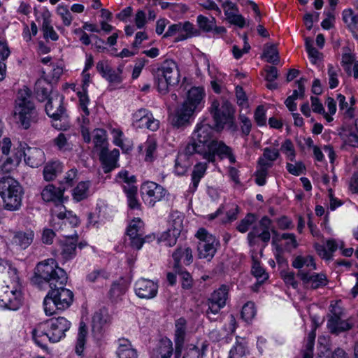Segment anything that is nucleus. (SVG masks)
I'll list each match as a JSON object with an SVG mask.
<instances>
[{
    "label": "nucleus",
    "mask_w": 358,
    "mask_h": 358,
    "mask_svg": "<svg viewBox=\"0 0 358 358\" xmlns=\"http://www.w3.org/2000/svg\"><path fill=\"white\" fill-rule=\"evenodd\" d=\"M31 280L41 289L45 286L50 288L43 302L46 315L51 316L62 312L73 303L74 294L65 287L68 275L64 268L59 266L55 259L49 258L38 262Z\"/></svg>",
    "instance_id": "f257e3e1"
},
{
    "label": "nucleus",
    "mask_w": 358,
    "mask_h": 358,
    "mask_svg": "<svg viewBox=\"0 0 358 358\" xmlns=\"http://www.w3.org/2000/svg\"><path fill=\"white\" fill-rule=\"evenodd\" d=\"M213 124H196L187 143L184 153L187 157L198 154L202 157L214 140V131L222 133L225 129L231 133L238 131L236 122V107L227 99H213L208 108Z\"/></svg>",
    "instance_id": "f03ea898"
},
{
    "label": "nucleus",
    "mask_w": 358,
    "mask_h": 358,
    "mask_svg": "<svg viewBox=\"0 0 358 358\" xmlns=\"http://www.w3.org/2000/svg\"><path fill=\"white\" fill-rule=\"evenodd\" d=\"M205 98L203 87H192L187 92L184 101L169 116L171 124L176 129H184L192 125L197 115L205 107Z\"/></svg>",
    "instance_id": "7ed1b4c3"
},
{
    "label": "nucleus",
    "mask_w": 358,
    "mask_h": 358,
    "mask_svg": "<svg viewBox=\"0 0 358 358\" xmlns=\"http://www.w3.org/2000/svg\"><path fill=\"white\" fill-rule=\"evenodd\" d=\"M71 322L64 317H54L38 323L32 329V340L43 350L48 349L47 341L55 343L66 337Z\"/></svg>",
    "instance_id": "20e7f679"
},
{
    "label": "nucleus",
    "mask_w": 358,
    "mask_h": 358,
    "mask_svg": "<svg viewBox=\"0 0 358 358\" xmlns=\"http://www.w3.org/2000/svg\"><path fill=\"white\" fill-rule=\"evenodd\" d=\"M24 188L20 182L10 176L0 178V197L3 209L8 211L18 210L22 204Z\"/></svg>",
    "instance_id": "39448f33"
},
{
    "label": "nucleus",
    "mask_w": 358,
    "mask_h": 358,
    "mask_svg": "<svg viewBox=\"0 0 358 358\" xmlns=\"http://www.w3.org/2000/svg\"><path fill=\"white\" fill-rule=\"evenodd\" d=\"M176 63L173 59H165L157 68H152L154 85L162 94L169 92V86H174L179 82V73L175 72Z\"/></svg>",
    "instance_id": "423d86ee"
},
{
    "label": "nucleus",
    "mask_w": 358,
    "mask_h": 358,
    "mask_svg": "<svg viewBox=\"0 0 358 358\" xmlns=\"http://www.w3.org/2000/svg\"><path fill=\"white\" fill-rule=\"evenodd\" d=\"M15 117L21 129H29L38 120V113L34 103L26 96H17L15 100Z\"/></svg>",
    "instance_id": "0eeeda50"
},
{
    "label": "nucleus",
    "mask_w": 358,
    "mask_h": 358,
    "mask_svg": "<svg viewBox=\"0 0 358 358\" xmlns=\"http://www.w3.org/2000/svg\"><path fill=\"white\" fill-rule=\"evenodd\" d=\"M202 158L211 164H215L217 160L221 162L226 159L231 164L236 162V157L234 153L233 148L216 137L210 143L206 151L202 155Z\"/></svg>",
    "instance_id": "6e6552de"
},
{
    "label": "nucleus",
    "mask_w": 358,
    "mask_h": 358,
    "mask_svg": "<svg viewBox=\"0 0 358 358\" xmlns=\"http://www.w3.org/2000/svg\"><path fill=\"white\" fill-rule=\"evenodd\" d=\"M64 211L52 213L50 220V226L56 231L68 234L73 229L78 227L80 224V218L72 210H67L63 206Z\"/></svg>",
    "instance_id": "1a4fd4ad"
},
{
    "label": "nucleus",
    "mask_w": 358,
    "mask_h": 358,
    "mask_svg": "<svg viewBox=\"0 0 358 358\" xmlns=\"http://www.w3.org/2000/svg\"><path fill=\"white\" fill-rule=\"evenodd\" d=\"M110 322V316L106 308L96 311L92 317V335L98 345H101L105 338L106 327Z\"/></svg>",
    "instance_id": "9d476101"
},
{
    "label": "nucleus",
    "mask_w": 358,
    "mask_h": 358,
    "mask_svg": "<svg viewBox=\"0 0 358 358\" xmlns=\"http://www.w3.org/2000/svg\"><path fill=\"white\" fill-rule=\"evenodd\" d=\"M141 192L144 202L149 207H154L157 202L169 194L166 188L152 181L144 182L141 185Z\"/></svg>",
    "instance_id": "9b49d317"
},
{
    "label": "nucleus",
    "mask_w": 358,
    "mask_h": 358,
    "mask_svg": "<svg viewBox=\"0 0 358 358\" xmlns=\"http://www.w3.org/2000/svg\"><path fill=\"white\" fill-rule=\"evenodd\" d=\"M133 121L134 127L138 129H148L155 131L159 127V121L153 117L150 110L143 108L133 114Z\"/></svg>",
    "instance_id": "f8f14e48"
},
{
    "label": "nucleus",
    "mask_w": 358,
    "mask_h": 358,
    "mask_svg": "<svg viewBox=\"0 0 358 358\" xmlns=\"http://www.w3.org/2000/svg\"><path fill=\"white\" fill-rule=\"evenodd\" d=\"M65 190V187L48 184L42 190L41 198L45 203H52L56 207L63 208L64 203L69 200L68 196H64Z\"/></svg>",
    "instance_id": "ddd939ff"
},
{
    "label": "nucleus",
    "mask_w": 358,
    "mask_h": 358,
    "mask_svg": "<svg viewBox=\"0 0 358 358\" xmlns=\"http://www.w3.org/2000/svg\"><path fill=\"white\" fill-rule=\"evenodd\" d=\"M63 240L59 241L60 256L64 262H69L73 259L77 255L76 241L79 240V236L76 231L74 230L73 234H63Z\"/></svg>",
    "instance_id": "4468645a"
},
{
    "label": "nucleus",
    "mask_w": 358,
    "mask_h": 358,
    "mask_svg": "<svg viewBox=\"0 0 358 358\" xmlns=\"http://www.w3.org/2000/svg\"><path fill=\"white\" fill-rule=\"evenodd\" d=\"M159 285L153 280L141 278L134 283V292L140 299H151L158 293Z\"/></svg>",
    "instance_id": "2eb2a0df"
},
{
    "label": "nucleus",
    "mask_w": 358,
    "mask_h": 358,
    "mask_svg": "<svg viewBox=\"0 0 358 358\" xmlns=\"http://www.w3.org/2000/svg\"><path fill=\"white\" fill-rule=\"evenodd\" d=\"M99 157L104 173H109L120 166L118 164L120 151L117 148L110 151L107 147L103 146L100 150Z\"/></svg>",
    "instance_id": "dca6fc26"
},
{
    "label": "nucleus",
    "mask_w": 358,
    "mask_h": 358,
    "mask_svg": "<svg viewBox=\"0 0 358 358\" xmlns=\"http://www.w3.org/2000/svg\"><path fill=\"white\" fill-rule=\"evenodd\" d=\"M330 310L331 315L327 320V327L332 334L338 335L352 329L353 324L347 320L341 319L342 312H337L336 308L332 306Z\"/></svg>",
    "instance_id": "f3484780"
},
{
    "label": "nucleus",
    "mask_w": 358,
    "mask_h": 358,
    "mask_svg": "<svg viewBox=\"0 0 358 358\" xmlns=\"http://www.w3.org/2000/svg\"><path fill=\"white\" fill-rule=\"evenodd\" d=\"M296 275L302 281L304 286L310 284V288L312 289H317L324 287L329 283V280L324 273H310L308 271L299 270Z\"/></svg>",
    "instance_id": "a211bd4d"
},
{
    "label": "nucleus",
    "mask_w": 358,
    "mask_h": 358,
    "mask_svg": "<svg viewBox=\"0 0 358 358\" xmlns=\"http://www.w3.org/2000/svg\"><path fill=\"white\" fill-rule=\"evenodd\" d=\"M173 260V269L178 271L183 268L182 260L185 266H189L192 264L194 258L192 250L187 244L178 245L171 255Z\"/></svg>",
    "instance_id": "6ab92c4d"
},
{
    "label": "nucleus",
    "mask_w": 358,
    "mask_h": 358,
    "mask_svg": "<svg viewBox=\"0 0 358 358\" xmlns=\"http://www.w3.org/2000/svg\"><path fill=\"white\" fill-rule=\"evenodd\" d=\"M196 23L199 29L203 33H211L213 36H219L225 34L227 31L224 26H217L216 19L215 17H211L209 19L208 17L203 15H199L196 17Z\"/></svg>",
    "instance_id": "aec40b11"
},
{
    "label": "nucleus",
    "mask_w": 358,
    "mask_h": 358,
    "mask_svg": "<svg viewBox=\"0 0 358 358\" xmlns=\"http://www.w3.org/2000/svg\"><path fill=\"white\" fill-rule=\"evenodd\" d=\"M96 69L101 76L110 83L120 84L122 82L121 76L122 69L120 67L117 68V72H116L107 61L100 60L96 63Z\"/></svg>",
    "instance_id": "412c9836"
},
{
    "label": "nucleus",
    "mask_w": 358,
    "mask_h": 358,
    "mask_svg": "<svg viewBox=\"0 0 358 358\" xmlns=\"http://www.w3.org/2000/svg\"><path fill=\"white\" fill-rule=\"evenodd\" d=\"M175 349L173 342L166 336L162 337L152 349L150 357L171 358L174 355Z\"/></svg>",
    "instance_id": "4be33fe9"
},
{
    "label": "nucleus",
    "mask_w": 358,
    "mask_h": 358,
    "mask_svg": "<svg viewBox=\"0 0 358 358\" xmlns=\"http://www.w3.org/2000/svg\"><path fill=\"white\" fill-rule=\"evenodd\" d=\"M22 306L21 292L15 289L0 299V308L17 310Z\"/></svg>",
    "instance_id": "5701e85b"
},
{
    "label": "nucleus",
    "mask_w": 358,
    "mask_h": 358,
    "mask_svg": "<svg viewBox=\"0 0 358 358\" xmlns=\"http://www.w3.org/2000/svg\"><path fill=\"white\" fill-rule=\"evenodd\" d=\"M88 334V326L83 320H80L75 344V353L80 358H83L85 355Z\"/></svg>",
    "instance_id": "b1692460"
},
{
    "label": "nucleus",
    "mask_w": 358,
    "mask_h": 358,
    "mask_svg": "<svg viewBox=\"0 0 358 358\" xmlns=\"http://www.w3.org/2000/svg\"><path fill=\"white\" fill-rule=\"evenodd\" d=\"M122 189L127 197L128 208L131 210H141V203L137 197L138 187H127L125 185H123Z\"/></svg>",
    "instance_id": "393cba45"
},
{
    "label": "nucleus",
    "mask_w": 358,
    "mask_h": 358,
    "mask_svg": "<svg viewBox=\"0 0 358 358\" xmlns=\"http://www.w3.org/2000/svg\"><path fill=\"white\" fill-rule=\"evenodd\" d=\"M43 24L41 30L43 31V38L45 40L50 39L52 41H57L59 39L58 34L55 31L51 24L50 13L46 10L42 13Z\"/></svg>",
    "instance_id": "a878e982"
},
{
    "label": "nucleus",
    "mask_w": 358,
    "mask_h": 358,
    "mask_svg": "<svg viewBox=\"0 0 358 358\" xmlns=\"http://www.w3.org/2000/svg\"><path fill=\"white\" fill-rule=\"evenodd\" d=\"M27 154L25 163L32 168L40 166L44 162V152L40 148L28 146Z\"/></svg>",
    "instance_id": "bb28decb"
},
{
    "label": "nucleus",
    "mask_w": 358,
    "mask_h": 358,
    "mask_svg": "<svg viewBox=\"0 0 358 358\" xmlns=\"http://www.w3.org/2000/svg\"><path fill=\"white\" fill-rule=\"evenodd\" d=\"M63 167V164L59 160L48 162L43 171L44 180L46 181L54 180L58 173L62 171Z\"/></svg>",
    "instance_id": "cd10ccee"
},
{
    "label": "nucleus",
    "mask_w": 358,
    "mask_h": 358,
    "mask_svg": "<svg viewBox=\"0 0 358 358\" xmlns=\"http://www.w3.org/2000/svg\"><path fill=\"white\" fill-rule=\"evenodd\" d=\"M127 290V284L123 278L113 281L110 285V288L108 292V297L112 301H117V300L123 296Z\"/></svg>",
    "instance_id": "c85d7f7f"
},
{
    "label": "nucleus",
    "mask_w": 358,
    "mask_h": 358,
    "mask_svg": "<svg viewBox=\"0 0 358 358\" xmlns=\"http://www.w3.org/2000/svg\"><path fill=\"white\" fill-rule=\"evenodd\" d=\"M119 342V346L116 352L118 358H138L136 350L132 348L128 339L120 338Z\"/></svg>",
    "instance_id": "c756f323"
},
{
    "label": "nucleus",
    "mask_w": 358,
    "mask_h": 358,
    "mask_svg": "<svg viewBox=\"0 0 358 358\" xmlns=\"http://www.w3.org/2000/svg\"><path fill=\"white\" fill-rule=\"evenodd\" d=\"M34 234L33 231L24 232L17 231L13 237L12 243L22 250L27 248L33 241Z\"/></svg>",
    "instance_id": "7c9ffc66"
},
{
    "label": "nucleus",
    "mask_w": 358,
    "mask_h": 358,
    "mask_svg": "<svg viewBox=\"0 0 358 358\" xmlns=\"http://www.w3.org/2000/svg\"><path fill=\"white\" fill-rule=\"evenodd\" d=\"M216 242L215 238L213 240H208L205 243H199L198 245L199 257L200 259H207L210 260L215 256L217 249L214 245ZM217 244H219V241H217Z\"/></svg>",
    "instance_id": "2f4dec72"
},
{
    "label": "nucleus",
    "mask_w": 358,
    "mask_h": 358,
    "mask_svg": "<svg viewBox=\"0 0 358 358\" xmlns=\"http://www.w3.org/2000/svg\"><path fill=\"white\" fill-rule=\"evenodd\" d=\"M7 273L10 281L16 285L20 284V278L17 269L12 262L6 259L0 257V273Z\"/></svg>",
    "instance_id": "473e14b6"
},
{
    "label": "nucleus",
    "mask_w": 358,
    "mask_h": 358,
    "mask_svg": "<svg viewBox=\"0 0 358 358\" xmlns=\"http://www.w3.org/2000/svg\"><path fill=\"white\" fill-rule=\"evenodd\" d=\"M63 99L64 97L62 96L59 101V106L55 110H54L52 99H48L45 106V111L47 115L54 121L59 120L66 112V108L64 106Z\"/></svg>",
    "instance_id": "72a5a7b5"
},
{
    "label": "nucleus",
    "mask_w": 358,
    "mask_h": 358,
    "mask_svg": "<svg viewBox=\"0 0 358 358\" xmlns=\"http://www.w3.org/2000/svg\"><path fill=\"white\" fill-rule=\"evenodd\" d=\"M271 234H272V241L271 244L274 249H276L278 245H281L280 242L282 240H288L291 239L292 248H296L299 245L296 239V236L292 233H283L282 235H280L278 231L275 229L274 227H272L271 229Z\"/></svg>",
    "instance_id": "f704fd0d"
},
{
    "label": "nucleus",
    "mask_w": 358,
    "mask_h": 358,
    "mask_svg": "<svg viewBox=\"0 0 358 358\" xmlns=\"http://www.w3.org/2000/svg\"><path fill=\"white\" fill-rule=\"evenodd\" d=\"M50 83L45 80H38L35 83L34 92L36 99L40 102H44L50 99Z\"/></svg>",
    "instance_id": "c9c22d12"
},
{
    "label": "nucleus",
    "mask_w": 358,
    "mask_h": 358,
    "mask_svg": "<svg viewBox=\"0 0 358 358\" xmlns=\"http://www.w3.org/2000/svg\"><path fill=\"white\" fill-rule=\"evenodd\" d=\"M272 220L267 215L262 217L259 221V225L262 229V232L258 234V238L266 245L271 240V229Z\"/></svg>",
    "instance_id": "e433bc0d"
},
{
    "label": "nucleus",
    "mask_w": 358,
    "mask_h": 358,
    "mask_svg": "<svg viewBox=\"0 0 358 358\" xmlns=\"http://www.w3.org/2000/svg\"><path fill=\"white\" fill-rule=\"evenodd\" d=\"M184 218L185 216L182 213H180L178 211L172 213L170 215V220L169 221L168 229L172 231V233H175L177 235L180 236L184 227Z\"/></svg>",
    "instance_id": "4c0bfd02"
},
{
    "label": "nucleus",
    "mask_w": 358,
    "mask_h": 358,
    "mask_svg": "<svg viewBox=\"0 0 358 358\" xmlns=\"http://www.w3.org/2000/svg\"><path fill=\"white\" fill-rule=\"evenodd\" d=\"M90 186L89 180L80 181L72 189L73 199L76 202H80L88 196V191Z\"/></svg>",
    "instance_id": "58836bf2"
},
{
    "label": "nucleus",
    "mask_w": 358,
    "mask_h": 358,
    "mask_svg": "<svg viewBox=\"0 0 358 358\" xmlns=\"http://www.w3.org/2000/svg\"><path fill=\"white\" fill-rule=\"evenodd\" d=\"M229 287L227 285L222 284L219 288L215 289L209 296V300H212L214 303H221L226 306L227 300L229 297Z\"/></svg>",
    "instance_id": "ea45409f"
},
{
    "label": "nucleus",
    "mask_w": 358,
    "mask_h": 358,
    "mask_svg": "<svg viewBox=\"0 0 358 358\" xmlns=\"http://www.w3.org/2000/svg\"><path fill=\"white\" fill-rule=\"evenodd\" d=\"M261 57L266 58V62L268 63L277 64L279 62L280 57L276 45L266 44Z\"/></svg>",
    "instance_id": "a19ab883"
},
{
    "label": "nucleus",
    "mask_w": 358,
    "mask_h": 358,
    "mask_svg": "<svg viewBox=\"0 0 358 358\" xmlns=\"http://www.w3.org/2000/svg\"><path fill=\"white\" fill-rule=\"evenodd\" d=\"M251 273L257 280L258 285L264 283L268 279V274L261 266L260 262L255 259H253Z\"/></svg>",
    "instance_id": "79ce46f5"
},
{
    "label": "nucleus",
    "mask_w": 358,
    "mask_h": 358,
    "mask_svg": "<svg viewBox=\"0 0 358 358\" xmlns=\"http://www.w3.org/2000/svg\"><path fill=\"white\" fill-rule=\"evenodd\" d=\"M257 220V215L254 213H248L244 218L241 220L236 226V230L240 233L247 232L250 226Z\"/></svg>",
    "instance_id": "37998d69"
},
{
    "label": "nucleus",
    "mask_w": 358,
    "mask_h": 358,
    "mask_svg": "<svg viewBox=\"0 0 358 358\" xmlns=\"http://www.w3.org/2000/svg\"><path fill=\"white\" fill-rule=\"evenodd\" d=\"M179 236V235L172 233V231L167 229L157 237V243H164L166 247H173L176 244Z\"/></svg>",
    "instance_id": "c03bdc74"
},
{
    "label": "nucleus",
    "mask_w": 358,
    "mask_h": 358,
    "mask_svg": "<svg viewBox=\"0 0 358 358\" xmlns=\"http://www.w3.org/2000/svg\"><path fill=\"white\" fill-rule=\"evenodd\" d=\"M76 95L78 98V107L83 111L85 116H89L90 115L88 105L90 103V99L88 95V90H82L78 91Z\"/></svg>",
    "instance_id": "a18cd8bd"
},
{
    "label": "nucleus",
    "mask_w": 358,
    "mask_h": 358,
    "mask_svg": "<svg viewBox=\"0 0 358 358\" xmlns=\"http://www.w3.org/2000/svg\"><path fill=\"white\" fill-rule=\"evenodd\" d=\"M145 162L152 163L155 160V154L157 149V141L153 138H148L145 142Z\"/></svg>",
    "instance_id": "49530a36"
},
{
    "label": "nucleus",
    "mask_w": 358,
    "mask_h": 358,
    "mask_svg": "<svg viewBox=\"0 0 358 358\" xmlns=\"http://www.w3.org/2000/svg\"><path fill=\"white\" fill-rule=\"evenodd\" d=\"M340 129L343 132H349L346 144L353 148H358V135L352 130V126L343 122Z\"/></svg>",
    "instance_id": "de8ad7c7"
},
{
    "label": "nucleus",
    "mask_w": 358,
    "mask_h": 358,
    "mask_svg": "<svg viewBox=\"0 0 358 358\" xmlns=\"http://www.w3.org/2000/svg\"><path fill=\"white\" fill-rule=\"evenodd\" d=\"M173 271L178 273L180 278L181 287L183 289H190L193 286V279L190 273L184 267L181 268L180 271L176 269H173Z\"/></svg>",
    "instance_id": "09e8293b"
},
{
    "label": "nucleus",
    "mask_w": 358,
    "mask_h": 358,
    "mask_svg": "<svg viewBox=\"0 0 358 358\" xmlns=\"http://www.w3.org/2000/svg\"><path fill=\"white\" fill-rule=\"evenodd\" d=\"M144 225L140 217H134L126 228V235L129 236L141 235V228Z\"/></svg>",
    "instance_id": "8fccbe9b"
},
{
    "label": "nucleus",
    "mask_w": 358,
    "mask_h": 358,
    "mask_svg": "<svg viewBox=\"0 0 358 358\" xmlns=\"http://www.w3.org/2000/svg\"><path fill=\"white\" fill-rule=\"evenodd\" d=\"M224 15L227 20L231 24L243 28L245 27L246 22L245 17L238 13H233L231 11L225 10Z\"/></svg>",
    "instance_id": "3c124183"
},
{
    "label": "nucleus",
    "mask_w": 358,
    "mask_h": 358,
    "mask_svg": "<svg viewBox=\"0 0 358 358\" xmlns=\"http://www.w3.org/2000/svg\"><path fill=\"white\" fill-rule=\"evenodd\" d=\"M280 150L285 155L287 159L290 162H295L296 150L291 139L287 138L282 143Z\"/></svg>",
    "instance_id": "603ef678"
},
{
    "label": "nucleus",
    "mask_w": 358,
    "mask_h": 358,
    "mask_svg": "<svg viewBox=\"0 0 358 358\" xmlns=\"http://www.w3.org/2000/svg\"><path fill=\"white\" fill-rule=\"evenodd\" d=\"M57 13L59 15L62 20L64 26L69 27L71 25L73 17L69 10V6L63 3L59 4L57 6Z\"/></svg>",
    "instance_id": "864d4df0"
},
{
    "label": "nucleus",
    "mask_w": 358,
    "mask_h": 358,
    "mask_svg": "<svg viewBox=\"0 0 358 358\" xmlns=\"http://www.w3.org/2000/svg\"><path fill=\"white\" fill-rule=\"evenodd\" d=\"M247 353V347L243 343L236 341L230 349L228 358H242Z\"/></svg>",
    "instance_id": "5fc2aeb1"
},
{
    "label": "nucleus",
    "mask_w": 358,
    "mask_h": 358,
    "mask_svg": "<svg viewBox=\"0 0 358 358\" xmlns=\"http://www.w3.org/2000/svg\"><path fill=\"white\" fill-rule=\"evenodd\" d=\"M78 178V170L76 168L71 169L69 170L65 176L60 182L61 185H64L62 187H65L66 189L72 187L76 182Z\"/></svg>",
    "instance_id": "6e6d98bb"
},
{
    "label": "nucleus",
    "mask_w": 358,
    "mask_h": 358,
    "mask_svg": "<svg viewBox=\"0 0 358 358\" xmlns=\"http://www.w3.org/2000/svg\"><path fill=\"white\" fill-rule=\"evenodd\" d=\"M108 273L103 268L94 269L92 272L87 274L85 280L90 283H94L99 280V278L106 280L108 278Z\"/></svg>",
    "instance_id": "4d7b16f0"
},
{
    "label": "nucleus",
    "mask_w": 358,
    "mask_h": 358,
    "mask_svg": "<svg viewBox=\"0 0 358 358\" xmlns=\"http://www.w3.org/2000/svg\"><path fill=\"white\" fill-rule=\"evenodd\" d=\"M207 305L208 306V309L206 311V316L210 322L217 321V318L214 317H211L210 314L216 315H217L222 308H223L225 306L221 305V303H214L212 300L207 299Z\"/></svg>",
    "instance_id": "13d9d810"
},
{
    "label": "nucleus",
    "mask_w": 358,
    "mask_h": 358,
    "mask_svg": "<svg viewBox=\"0 0 358 358\" xmlns=\"http://www.w3.org/2000/svg\"><path fill=\"white\" fill-rule=\"evenodd\" d=\"M286 169L290 174L295 176H299L306 171V166L301 161L295 162L294 165L291 163H287Z\"/></svg>",
    "instance_id": "bf43d9fd"
},
{
    "label": "nucleus",
    "mask_w": 358,
    "mask_h": 358,
    "mask_svg": "<svg viewBox=\"0 0 358 358\" xmlns=\"http://www.w3.org/2000/svg\"><path fill=\"white\" fill-rule=\"evenodd\" d=\"M116 179H120L127 184V187L136 186L137 178L135 175H129L127 170H121L116 176Z\"/></svg>",
    "instance_id": "052dcab7"
},
{
    "label": "nucleus",
    "mask_w": 358,
    "mask_h": 358,
    "mask_svg": "<svg viewBox=\"0 0 358 358\" xmlns=\"http://www.w3.org/2000/svg\"><path fill=\"white\" fill-rule=\"evenodd\" d=\"M266 110L262 105H259L254 113V119L257 126L264 127L266 124Z\"/></svg>",
    "instance_id": "680f3d73"
},
{
    "label": "nucleus",
    "mask_w": 358,
    "mask_h": 358,
    "mask_svg": "<svg viewBox=\"0 0 358 358\" xmlns=\"http://www.w3.org/2000/svg\"><path fill=\"white\" fill-rule=\"evenodd\" d=\"M235 94L237 100L236 103L238 106L243 108L248 106V97L242 86H236Z\"/></svg>",
    "instance_id": "e2e57ef3"
},
{
    "label": "nucleus",
    "mask_w": 358,
    "mask_h": 358,
    "mask_svg": "<svg viewBox=\"0 0 358 358\" xmlns=\"http://www.w3.org/2000/svg\"><path fill=\"white\" fill-rule=\"evenodd\" d=\"M256 315V309L255 307V303L251 301H248L243 306L241 310V316L242 317L248 321L252 320Z\"/></svg>",
    "instance_id": "0e129e2a"
},
{
    "label": "nucleus",
    "mask_w": 358,
    "mask_h": 358,
    "mask_svg": "<svg viewBox=\"0 0 358 358\" xmlns=\"http://www.w3.org/2000/svg\"><path fill=\"white\" fill-rule=\"evenodd\" d=\"M241 122V131L243 136H248L252 129V122L245 114L241 113L238 115Z\"/></svg>",
    "instance_id": "69168bd1"
},
{
    "label": "nucleus",
    "mask_w": 358,
    "mask_h": 358,
    "mask_svg": "<svg viewBox=\"0 0 358 358\" xmlns=\"http://www.w3.org/2000/svg\"><path fill=\"white\" fill-rule=\"evenodd\" d=\"M208 162H207V161L196 163V164L194 166L191 176L202 179L206 173V171L208 167Z\"/></svg>",
    "instance_id": "338daca9"
},
{
    "label": "nucleus",
    "mask_w": 358,
    "mask_h": 358,
    "mask_svg": "<svg viewBox=\"0 0 358 358\" xmlns=\"http://www.w3.org/2000/svg\"><path fill=\"white\" fill-rule=\"evenodd\" d=\"M280 276L287 285H290L294 289L298 287L299 283L295 279V273L294 271H282L280 272Z\"/></svg>",
    "instance_id": "774afa93"
}]
</instances>
